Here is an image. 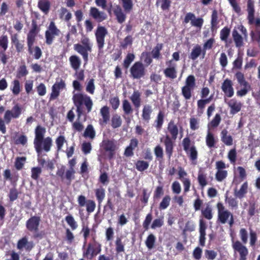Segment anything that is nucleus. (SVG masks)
Returning <instances> with one entry per match:
<instances>
[{
  "label": "nucleus",
  "instance_id": "8fccbe9b",
  "mask_svg": "<svg viewBox=\"0 0 260 260\" xmlns=\"http://www.w3.org/2000/svg\"><path fill=\"white\" fill-rule=\"evenodd\" d=\"M171 198L169 196H166L159 204V208L161 210L166 209L170 205Z\"/></svg>",
  "mask_w": 260,
  "mask_h": 260
},
{
  "label": "nucleus",
  "instance_id": "4d7b16f0",
  "mask_svg": "<svg viewBox=\"0 0 260 260\" xmlns=\"http://www.w3.org/2000/svg\"><path fill=\"white\" fill-rule=\"evenodd\" d=\"M198 180L200 185L202 188L204 187L207 184L206 175L202 173H199L198 177Z\"/></svg>",
  "mask_w": 260,
  "mask_h": 260
},
{
  "label": "nucleus",
  "instance_id": "72a5a7b5",
  "mask_svg": "<svg viewBox=\"0 0 260 260\" xmlns=\"http://www.w3.org/2000/svg\"><path fill=\"white\" fill-rule=\"evenodd\" d=\"M52 143V139L50 137H47L43 139L42 141V150L44 149L46 152L50 151Z\"/></svg>",
  "mask_w": 260,
  "mask_h": 260
},
{
  "label": "nucleus",
  "instance_id": "c03bdc74",
  "mask_svg": "<svg viewBox=\"0 0 260 260\" xmlns=\"http://www.w3.org/2000/svg\"><path fill=\"white\" fill-rule=\"evenodd\" d=\"M148 167V162L144 160H138L136 163V169L141 172L146 170Z\"/></svg>",
  "mask_w": 260,
  "mask_h": 260
},
{
  "label": "nucleus",
  "instance_id": "9d476101",
  "mask_svg": "<svg viewBox=\"0 0 260 260\" xmlns=\"http://www.w3.org/2000/svg\"><path fill=\"white\" fill-rule=\"evenodd\" d=\"M228 167V166L226 165L222 161L216 162L215 168L217 172L215 174V178L218 181L221 182L226 177L228 172L225 169Z\"/></svg>",
  "mask_w": 260,
  "mask_h": 260
},
{
  "label": "nucleus",
  "instance_id": "f257e3e1",
  "mask_svg": "<svg viewBox=\"0 0 260 260\" xmlns=\"http://www.w3.org/2000/svg\"><path fill=\"white\" fill-rule=\"evenodd\" d=\"M92 44L88 38L83 36L81 39V44L78 43L74 45V50L81 54L85 61H87L88 58V52L92 50Z\"/></svg>",
  "mask_w": 260,
  "mask_h": 260
},
{
  "label": "nucleus",
  "instance_id": "f3484780",
  "mask_svg": "<svg viewBox=\"0 0 260 260\" xmlns=\"http://www.w3.org/2000/svg\"><path fill=\"white\" fill-rule=\"evenodd\" d=\"M89 13L90 16L98 22H102L107 18V15L104 12L99 11L95 7L90 8Z\"/></svg>",
  "mask_w": 260,
  "mask_h": 260
},
{
  "label": "nucleus",
  "instance_id": "de8ad7c7",
  "mask_svg": "<svg viewBox=\"0 0 260 260\" xmlns=\"http://www.w3.org/2000/svg\"><path fill=\"white\" fill-rule=\"evenodd\" d=\"M35 38V34L34 31L31 30L29 32L27 36V44L28 47V50L30 53H32L31 47L33 45Z\"/></svg>",
  "mask_w": 260,
  "mask_h": 260
},
{
  "label": "nucleus",
  "instance_id": "1a4fd4ad",
  "mask_svg": "<svg viewBox=\"0 0 260 260\" xmlns=\"http://www.w3.org/2000/svg\"><path fill=\"white\" fill-rule=\"evenodd\" d=\"M59 34L60 30L56 27L54 22H51L45 33L46 43L49 45L51 44L54 38L59 36Z\"/></svg>",
  "mask_w": 260,
  "mask_h": 260
},
{
  "label": "nucleus",
  "instance_id": "393cba45",
  "mask_svg": "<svg viewBox=\"0 0 260 260\" xmlns=\"http://www.w3.org/2000/svg\"><path fill=\"white\" fill-rule=\"evenodd\" d=\"M232 36L237 47H241L243 46L244 40L245 39L243 38L236 30H234L232 32Z\"/></svg>",
  "mask_w": 260,
  "mask_h": 260
},
{
  "label": "nucleus",
  "instance_id": "6e6d98bb",
  "mask_svg": "<svg viewBox=\"0 0 260 260\" xmlns=\"http://www.w3.org/2000/svg\"><path fill=\"white\" fill-rule=\"evenodd\" d=\"M239 236L244 244H246L248 241V232L244 228H241L239 231Z\"/></svg>",
  "mask_w": 260,
  "mask_h": 260
},
{
  "label": "nucleus",
  "instance_id": "09e8293b",
  "mask_svg": "<svg viewBox=\"0 0 260 260\" xmlns=\"http://www.w3.org/2000/svg\"><path fill=\"white\" fill-rule=\"evenodd\" d=\"M122 109L126 114H129L133 111L132 106L127 100H124L122 101Z\"/></svg>",
  "mask_w": 260,
  "mask_h": 260
},
{
  "label": "nucleus",
  "instance_id": "e2e57ef3",
  "mask_svg": "<svg viewBox=\"0 0 260 260\" xmlns=\"http://www.w3.org/2000/svg\"><path fill=\"white\" fill-rule=\"evenodd\" d=\"M42 170L41 168L38 167H35L31 169V177L34 180H37L40 175L41 174Z\"/></svg>",
  "mask_w": 260,
  "mask_h": 260
},
{
  "label": "nucleus",
  "instance_id": "79ce46f5",
  "mask_svg": "<svg viewBox=\"0 0 260 260\" xmlns=\"http://www.w3.org/2000/svg\"><path fill=\"white\" fill-rule=\"evenodd\" d=\"M95 133L93 126L89 125L86 128L84 136L85 137H88L91 139H93L95 137Z\"/></svg>",
  "mask_w": 260,
  "mask_h": 260
},
{
  "label": "nucleus",
  "instance_id": "2f4dec72",
  "mask_svg": "<svg viewBox=\"0 0 260 260\" xmlns=\"http://www.w3.org/2000/svg\"><path fill=\"white\" fill-rule=\"evenodd\" d=\"M202 53V48L197 45L192 49L190 55V58L192 60L196 59Z\"/></svg>",
  "mask_w": 260,
  "mask_h": 260
},
{
  "label": "nucleus",
  "instance_id": "20e7f679",
  "mask_svg": "<svg viewBox=\"0 0 260 260\" xmlns=\"http://www.w3.org/2000/svg\"><path fill=\"white\" fill-rule=\"evenodd\" d=\"M182 145L184 151L191 160L192 164L194 165H196L198 158V151L196 147L191 144L190 140L188 138L183 140Z\"/></svg>",
  "mask_w": 260,
  "mask_h": 260
},
{
  "label": "nucleus",
  "instance_id": "a878e982",
  "mask_svg": "<svg viewBox=\"0 0 260 260\" xmlns=\"http://www.w3.org/2000/svg\"><path fill=\"white\" fill-rule=\"evenodd\" d=\"M152 112V107L150 105H145L143 107L142 111V118L143 120L148 121L150 119L151 114Z\"/></svg>",
  "mask_w": 260,
  "mask_h": 260
},
{
  "label": "nucleus",
  "instance_id": "39448f33",
  "mask_svg": "<svg viewBox=\"0 0 260 260\" xmlns=\"http://www.w3.org/2000/svg\"><path fill=\"white\" fill-rule=\"evenodd\" d=\"M101 147L107 153L109 159L113 157L116 150L118 148L115 141L108 139L104 140L101 143Z\"/></svg>",
  "mask_w": 260,
  "mask_h": 260
},
{
  "label": "nucleus",
  "instance_id": "0eeeda50",
  "mask_svg": "<svg viewBox=\"0 0 260 260\" xmlns=\"http://www.w3.org/2000/svg\"><path fill=\"white\" fill-rule=\"evenodd\" d=\"M46 133V129L38 125L35 129L34 145L37 152L40 153L42 151V141Z\"/></svg>",
  "mask_w": 260,
  "mask_h": 260
},
{
  "label": "nucleus",
  "instance_id": "c85d7f7f",
  "mask_svg": "<svg viewBox=\"0 0 260 260\" xmlns=\"http://www.w3.org/2000/svg\"><path fill=\"white\" fill-rule=\"evenodd\" d=\"M248 189V184L247 182L244 183L241 186L239 190H235V196L239 199L242 198L244 197L245 194L247 192Z\"/></svg>",
  "mask_w": 260,
  "mask_h": 260
},
{
  "label": "nucleus",
  "instance_id": "cd10ccee",
  "mask_svg": "<svg viewBox=\"0 0 260 260\" xmlns=\"http://www.w3.org/2000/svg\"><path fill=\"white\" fill-rule=\"evenodd\" d=\"M168 129L171 134L172 139L175 140L178 134V129L177 126L175 124L173 121L169 122L168 126Z\"/></svg>",
  "mask_w": 260,
  "mask_h": 260
},
{
  "label": "nucleus",
  "instance_id": "0e129e2a",
  "mask_svg": "<svg viewBox=\"0 0 260 260\" xmlns=\"http://www.w3.org/2000/svg\"><path fill=\"white\" fill-rule=\"evenodd\" d=\"M95 89V86L94 84V80L91 79L87 83L86 90L90 94H93Z\"/></svg>",
  "mask_w": 260,
  "mask_h": 260
},
{
  "label": "nucleus",
  "instance_id": "603ef678",
  "mask_svg": "<svg viewBox=\"0 0 260 260\" xmlns=\"http://www.w3.org/2000/svg\"><path fill=\"white\" fill-rule=\"evenodd\" d=\"M202 213L204 216L207 219L210 220L212 219L213 217L212 208L209 205H207L204 209H203Z\"/></svg>",
  "mask_w": 260,
  "mask_h": 260
},
{
  "label": "nucleus",
  "instance_id": "4be33fe9",
  "mask_svg": "<svg viewBox=\"0 0 260 260\" xmlns=\"http://www.w3.org/2000/svg\"><path fill=\"white\" fill-rule=\"evenodd\" d=\"M69 61L71 67L75 71L80 68L81 64V60L80 57L76 55H72L69 58Z\"/></svg>",
  "mask_w": 260,
  "mask_h": 260
},
{
  "label": "nucleus",
  "instance_id": "4468645a",
  "mask_svg": "<svg viewBox=\"0 0 260 260\" xmlns=\"http://www.w3.org/2000/svg\"><path fill=\"white\" fill-rule=\"evenodd\" d=\"M107 34L106 29L103 26H99L95 32V37L99 49H102L105 44V37Z\"/></svg>",
  "mask_w": 260,
  "mask_h": 260
},
{
  "label": "nucleus",
  "instance_id": "69168bd1",
  "mask_svg": "<svg viewBox=\"0 0 260 260\" xmlns=\"http://www.w3.org/2000/svg\"><path fill=\"white\" fill-rule=\"evenodd\" d=\"M135 56L133 54H128L124 61V66L128 68L131 62L134 60Z\"/></svg>",
  "mask_w": 260,
  "mask_h": 260
},
{
  "label": "nucleus",
  "instance_id": "a19ab883",
  "mask_svg": "<svg viewBox=\"0 0 260 260\" xmlns=\"http://www.w3.org/2000/svg\"><path fill=\"white\" fill-rule=\"evenodd\" d=\"M11 90L15 95H18L20 91V82L17 80H15L12 82Z\"/></svg>",
  "mask_w": 260,
  "mask_h": 260
},
{
  "label": "nucleus",
  "instance_id": "ea45409f",
  "mask_svg": "<svg viewBox=\"0 0 260 260\" xmlns=\"http://www.w3.org/2000/svg\"><path fill=\"white\" fill-rule=\"evenodd\" d=\"M196 86L195 78L193 75L188 76L185 80L184 87L194 89Z\"/></svg>",
  "mask_w": 260,
  "mask_h": 260
},
{
  "label": "nucleus",
  "instance_id": "13d9d810",
  "mask_svg": "<svg viewBox=\"0 0 260 260\" xmlns=\"http://www.w3.org/2000/svg\"><path fill=\"white\" fill-rule=\"evenodd\" d=\"M162 47L161 44H158L152 51V56L154 58H158L160 55V51Z\"/></svg>",
  "mask_w": 260,
  "mask_h": 260
},
{
  "label": "nucleus",
  "instance_id": "f8f14e48",
  "mask_svg": "<svg viewBox=\"0 0 260 260\" xmlns=\"http://www.w3.org/2000/svg\"><path fill=\"white\" fill-rule=\"evenodd\" d=\"M66 88L65 82L61 79H58L52 87V91L50 100L56 99L59 95L60 92Z\"/></svg>",
  "mask_w": 260,
  "mask_h": 260
},
{
  "label": "nucleus",
  "instance_id": "423d86ee",
  "mask_svg": "<svg viewBox=\"0 0 260 260\" xmlns=\"http://www.w3.org/2000/svg\"><path fill=\"white\" fill-rule=\"evenodd\" d=\"M22 113V108L20 106L17 104L15 105L11 110H7L5 111L4 119L6 123H9L12 119L18 118Z\"/></svg>",
  "mask_w": 260,
  "mask_h": 260
},
{
  "label": "nucleus",
  "instance_id": "b1692460",
  "mask_svg": "<svg viewBox=\"0 0 260 260\" xmlns=\"http://www.w3.org/2000/svg\"><path fill=\"white\" fill-rule=\"evenodd\" d=\"M129 98L136 108H138L140 107L141 93L139 91L135 90Z\"/></svg>",
  "mask_w": 260,
  "mask_h": 260
},
{
  "label": "nucleus",
  "instance_id": "bb28decb",
  "mask_svg": "<svg viewBox=\"0 0 260 260\" xmlns=\"http://www.w3.org/2000/svg\"><path fill=\"white\" fill-rule=\"evenodd\" d=\"M114 12L116 16L118 22L122 23L125 21L126 17L125 15L120 6H116L114 8Z\"/></svg>",
  "mask_w": 260,
  "mask_h": 260
},
{
  "label": "nucleus",
  "instance_id": "338daca9",
  "mask_svg": "<svg viewBox=\"0 0 260 260\" xmlns=\"http://www.w3.org/2000/svg\"><path fill=\"white\" fill-rule=\"evenodd\" d=\"M25 160L26 158L24 157H17L16 158L15 161V167L17 170H20L22 168Z\"/></svg>",
  "mask_w": 260,
  "mask_h": 260
},
{
  "label": "nucleus",
  "instance_id": "9b49d317",
  "mask_svg": "<svg viewBox=\"0 0 260 260\" xmlns=\"http://www.w3.org/2000/svg\"><path fill=\"white\" fill-rule=\"evenodd\" d=\"M101 251V245L96 242L93 244H89L85 252H84V256L88 259H91L96 256Z\"/></svg>",
  "mask_w": 260,
  "mask_h": 260
},
{
  "label": "nucleus",
  "instance_id": "ddd939ff",
  "mask_svg": "<svg viewBox=\"0 0 260 260\" xmlns=\"http://www.w3.org/2000/svg\"><path fill=\"white\" fill-rule=\"evenodd\" d=\"M131 73L134 78L139 79L145 75V69L143 64L140 62H136L131 69Z\"/></svg>",
  "mask_w": 260,
  "mask_h": 260
},
{
  "label": "nucleus",
  "instance_id": "7ed1b4c3",
  "mask_svg": "<svg viewBox=\"0 0 260 260\" xmlns=\"http://www.w3.org/2000/svg\"><path fill=\"white\" fill-rule=\"evenodd\" d=\"M218 220L222 224L228 223L232 227L234 223L232 213L228 210L221 203L217 204Z\"/></svg>",
  "mask_w": 260,
  "mask_h": 260
},
{
  "label": "nucleus",
  "instance_id": "5fc2aeb1",
  "mask_svg": "<svg viewBox=\"0 0 260 260\" xmlns=\"http://www.w3.org/2000/svg\"><path fill=\"white\" fill-rule=\"evenodd\" d=\"M116 250L117 252H121L124 251V244L122 242L121 238L118 237L115 241Z\"/></svg>",
  "mask_w": 260,
  "mask_h": 260
},
{
  "label": "nucleus",
  "instance_id": "c756f323",
  "mask_svg": "<svg viewBox=\"0 0 260 260\" xmlns=\"http://www.w3.org/2000/svg\"><path fill=\"white\" fill-rule=\"evenodd\" d=\"M40 9L45 14H47L50 7V3L47 0H41L38 3Z\"/></svg>",
  "mask_w": 260,
  "mask_h": 260
},
{
  "label": "nucleus",
  "instance_id": "f03ea898",
  "mask_svg": "<svg viewBox=\"0 0 260 260\" xmlns=\"http://www.w3.org/2000/svg\"><path fill=\"white\" fill-rule=\"evenodd\" d=\"M73 100L76 106L79 116L81 114V106L84 104L87 109L88 112L91 111L92 107V102L89 96L86 94L80 93H74Z\"/></svg>",
  "mask_w": 260,
  "mask_h": 260
},
{
  "label": "nucleus",
  "instance_id": "3c124183",
  "mask_svg": "<svg viewBox=\"0 0 260 260\" xmlns=\"http://www.w3.org/2000/svg\"><path fill=\"white\" fill-rule=\"evenodd\" d=\"M194 89L183 86L181 89L182 94L185 99L189 100L191 97V92Z\"/></svg>",
  "mask_w": 260,
  "mask_h": 260
},
{
  "label": "nucleus",
  "instance_id": "412c9836",
  "mask_svg": "<svg viewBox=\"0 0 260 260\" xmlns=\"http://www.w3.org/2000/svg\"><path fill=\"white\" fill-rule=\"evenodd\" d=\"M40 222V219L37 217H32L27 220L26 227L28 230L31 232H36L38 230Z\"/></svg>",
  "mask_w": 260,
  "mask_h": 260
},
{
  "label": "nucleus",
  "instance_id": "f704fd0d",
  "mask_svg": "<svg viewBox=\"0 0 260 260\" xmlns=\"http://www.w3.org/2000/svg\"><path fill=\"white\" fill-rule=\"evenodd\" d=\"M100 113L103 118V122L106 124L109 120V108L107 106L103 107L100 110Z\"/></svg>",
  "mask_w": 260,
  "mask_h": 260
},
{
  "label": "nucleus",
  "instance_id": "a18cd8bd",
  "mask_svg": "<svg viewBox=\"0 0 260 260\" xmlns=\"http://www.w3.org/2000/svg\"><path fill=\"white\" fill-rule=\"evenodd\" d=\"M95 195L99 203H102L105 197V189L102 187L96 189L95 190Z\"/></svg>",
  "mask_w": 260,
  "mask_h": 260
},
{
  "label": "nucleus",
  "instance_id": "37998d69",
  "mask_svg": "<svg viewBox=\"0 0 260 260\" xmlns=\"http://www.w3.org/2000/svg\"><path fill=\"white\" fill-rule=\"evenodd\" d=\"M122 7L126 13H129L133 9V4L132 0H121Z\"/></svg>",
  "mask_w": 260,
  "mask_h": 260
},
{
  "label": "nucleus",
  "instance_id": "774afa93",
  "mask_svg": "<svg viewBox=\"0 0 260 260\" xmlns=\"http://www.w3.org/2000/svg\"><path fill=\"white\" fill-rule=\"evenodd\" d=\"M172 189L173 193L179 194L181 190L180 184L178 181H174L172 185Z\"/></svg>",
  "mask_w": 260,
  "mask_h": 260
},
{
  "label": "nucleus",
  "instance_id": "e433bc0d",
  "mask_svg": "<svg viewBox=\"0 0 260 260\" xmlns=\"http://www.w3.org/2000/svg\"><path fill=\"white\" fill-rule=\"evenodd\" d=\"M112 126L114 128H117L121 126L122 124V119L120 116L115 114L114 115L111 119Z\"/></svg>",
  "mask_w": 260,
  "mask_h": 260
},
{
  "label": "nucleus",
  "instance_id": "49530a36",
  "mask_svg": "<svg viewBox=\"0 0 260 260\" xmlns=\"http://www.w3.org/2000/svg\"><path fill=\"white\" fill-rule=\"evenodd\" d=\"M206 142L207 145L210 148L213 147L214 146L215 140L213 134L209 132V130L208 131L206 138Z\"/></svg>",
  "mask_w": 260,
  "mask_h": 260
},
{
  "label": "nucleus",
  "instance_id": "2eb2a0df",
  "mask_svg": "<svg viewBox=\"0 0 260 260\" xmlns=\"http://www.w3.org/2000/svg\"><path fill=\"white\" fill-rule=\"evenodd\" d=\"M221 89L225 95L229 98L233 96L234 89L232 81L228 79H225L222 84Z\"/></svg>",
  "mask_w": 260,
  "mask_h": 260
},
{
  "label": "nucleus",
  "instance_id": "864d4df0",
  "mask_svg": "<svg viewBox=\"0 0 260 260\" xmlns=\"http://www.w3.org/2000/svg\"><path fill=\"white\" fill-rule=\"evenodd\" d=\"M164 224V218L161 217L159 218H156L154 219L151 225V228L152 229H156L157 228H159L161 227Z\"/></svg>",
  "mask_w": 260,
  "mask_h": 260
},
{
  "label": "nucleus",
  "instance_id": "c9c22d12",
  "mask_svg": "<svg viewBox=\"0 0 260 260\" xmlns=\"http://www.w3.org/2000/svg\"><path fill=\"white\" fill-rule=\"evenodd\" d=\"M227 131L223 130L221 132V140L226 145H231L233 144V139L230 135H227Z\"/></svg>",
  "mask_w": 260,
  "mask_h": 260
},
{
  "label": "nucleus",
  "instance_id": "052dcab7",
  "mask_svg": "<svg viewBox=\"0 0 260 260\" xmlns=\"http://www.w3.org/2000/svg\"><path fill=\"white\" fill-rule=\"evenodd\" d=\"M230 30L228 27L223 28L220 31V39L221 40L227 42V39L230 35Z\"/></svg>",
  "mask_w": 260,
  "mask_h": 260
},
{
  "label": "nucleus",
  "instance_id": "5701e85b",
  "mask_svg": "<svg viewBox=\"0 0 260 260\" xmlns=\"http://www.w3.org/2000/svg\"><path fill=\"white\" fill-rule=\"evenodd\" d=\"M250 89L251 86L249 83L239 85V87L237 88V95L240 97L244 96L247 94Z\"/></svg>",
  "mask_w": 260,
  "mask_h": 260
},
{
  "label": "nucleus",
  "instance_id": "7c9ffc66",
  "mask_svg": "<svg viewBox=\"0 0 260 260\" xmlns=\"http://www.w3.org/2000/svg\"><path fill=\"white\" fill-rule=\"evenodd\" d=\"M165 144L166 146V152L170 157L172 155V149H173V143L170 138L167 136L165 141Z\"/></svg>",
  "mask_w": 260,
  "mask_h": 260
},
{
  "label": "nucleus",
  "instance_id": "6ab92c4d",
  "mask_svg": "<svg viewBox=\"0 0 260 260\" xmlns=\"http://www.w3.org/2000/svg\"><path fill=\"white\" fill-rule=\"evenodd\" d=\"M228 106L230 108V113L235 114L239 112L241 109L242 104L235 99H231L228 103Z\"/></svg>",
  "mask_w": 260,
  "mask_h": 260
},
{
  "label": "nucleus",
  "instance_id": "bf43d9fd",
  "mask_svg": "<svg viewBox=\"0 0 260 260\" xmlns=\"http://www.w3.org/2000/svg\"><path fill=\"white\" fill-rule=\"evenodd\" d=\"M210 102V99L200 100L198 102V110L201 113L203 112L205 105Z\"/></svg>",
  "mask_w": 260,
  "mask_h": 260
},
{
  "label": "nucleus",
  "instance_id": "aec40b11",
  "mask_svg": "<svg viewBox=\"0 0 260 260\" xmlns=\"http://www.w3.org/2000/svg\"><path fill=\"white\" fill-rule=\"evenodd\" d=\"M247 11L248 12L247 19L249 24H251L254 22V2L252 0H248L247 2Z\"/></svg>",
  "mask_w": 260,
  "mask_h": 260
},
{
  "label": "nucleus",
  "instance_id": "a211bd4d",
  "mask_svg": "<svg viewBox=\"0 0 260 260\" xmlns=\"http://www.w3.org/2000/svg\"><path fill=\"white\" fill-rule=\"evenodd\" d=\"M169 63L170 65L164 70V73L166 77L174 79L177 77L176 66L175 64H172V61H170Z\"/></svg>",
  "mask_w": 260,
  "mask_h": 260
},
{
  "label": "nucleus",
  "instance_id": "dca6fc26",
  "mask_svg": "<svg viewBox=\"0 0 260 260\" xmlns=\"http://www.w3.org/2000/svg\"><path fill=\"white\" fill-rule=\"evenodd\" d=\"M185 23L191 22L192 26L201 28L203 23V20L202 18H196L194 15L192 13H188L186 14L185 20Z\"/></svg>",
  "mask_w": 260,
  "mask_h": 260
},
{
  "label": "nucleus",
  "instance_id": "4c0bfd02",
  "mask_svg": "<svg viewBox=\"0 0 260 260\" xmlns=\"http://www.w3.org/2000/svg\"><path fill=\"white\" fill-rule=\"evenodd\" d=\"M59 17L61 19H64L66 21L69 20L72 17L71 13L64 8H61L59 11Z\"/></svg>",
  "mask_w": 260,
  "mask_h": 260
},
{
  "label": "nucleus",
  "instance_id": "58836bf2",
  "mask_svg": "<svg viewBox=\"0 0 260 260\" xmlns=\"http://www.w3.org/2000/svg\"><path fill=\"white\" fill-rule=\"evenodd\" d=\"M156 238L153 234L149 235L145 241V244L149 249H151L154 247Z\"/></svg>",
  "mask_w": 260,
  "mask_h": 260
},
{
  "label": "nucleus",
  "instance_id": "680f3d73",
  "mask_svg": "<svg viewBox=\"0 0 260 260\" xmlns=\"http://www.w3.org/2000/svg\"><path fill=\"white\" fill-rule=\"evenodd\" d=\"M58 150L61 149L63 144L67 142L65 138L63 136H59L55 141Z\"/></svg>",
  "mask_w": 260,
  "mask_h": 260
},
{
  "label": "nucleus",
  "instance_id": "473e14b6",
  "mask_svg": "<svg viewBox=\"0 0 260 260\" xmlns=\"http://www.w3.org/2000/svg\"><path fill=\"white\" fill-rule=\"evenodd\" d=\"M65 220L72 230H75L78 228L77 222L72 215H69L67 216Z\"/></svg>",
  "mask_w": 260,
  "mask_h": 260
},
{
  "label": "nucleus",
  "instance_id": "6e6552de",
  "mask_svg": "<svg viewBox=\"0 0 260 260\" xmlns=\"http://www.w3.org/2000/svg\"><path fill=\"white\" fill-rule=\"evenodd\" d=\"M232 247L235 254L238 253L240 255L239 260H246L248 254V250L247 247L244 246L240 241H233Z\"/></svg>",
  "mask_w": 260,
  "mask_h": 260
}]
</instances>
